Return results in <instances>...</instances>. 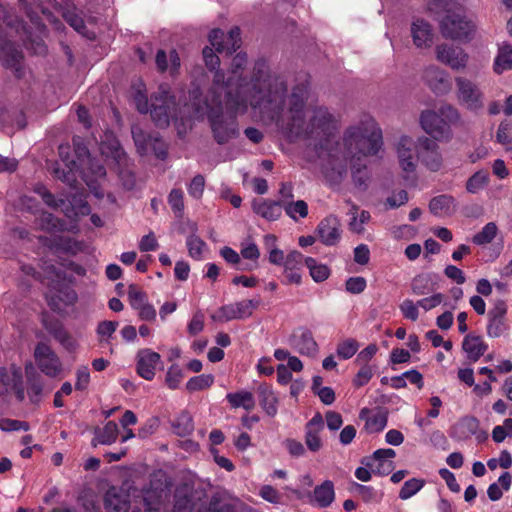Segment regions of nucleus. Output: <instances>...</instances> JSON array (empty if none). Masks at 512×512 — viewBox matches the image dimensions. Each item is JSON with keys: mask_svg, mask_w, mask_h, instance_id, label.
Listing matches in <instances>:
<instances>
[{"mask_svg": "<svg viewBox=\"0 0 512 512\" xmlns=\"http://www.w3.org/2000/svg\"><path fill=\"white\" fill-rule=\"evenodd\" d=\"M44 273L49 286L46 299L52 310L61 312L67 306L75 303L77 294L69 285L71 279L62 270L53 265H47L44 267Z\"/></svg>", "mask_w": 512, "mask_h": 512, "instance_id": "obj_6", "label": "nucleus"}, {"mask_svg": "<svg viewBox=\"0 0 512 512\" xmlns=\"http://www.w3.org/2000/svg\"><path fill=\"white\" fill-rule=\"evenodd\" d=\"M35 193L41 196L44 203L51 208H58L65 204L63 199H56L53 194H51L44 185H37L34 188Z\"/></svg>", "mask_w": 512, "mask_h": 512, "instance_id": "obj_58", "label": "nucleus"}, {"mask_svg": "<svg viewBox=\"0 0 512 512\" xmlns=\"http://www.w3.org/2000/svg\"><path fill=\"white\" fill-rule=\"evenodd\" d=\"M14 393L18 400L25 397L21 370L15 367L0 369V395Z\"/></svg>", "mask_w": 512, "mask_h": 512, "instance_id": "obj_20", "label": "nucleus"}, {"mask_svg": "<svg viewBox=\"0 0 512 512\" xmlns=\"http://www.w3.org/2000/svg\"><path fill=\"white\" fill-rule=\"evenodd\" d=\"M0 55L3 58V60L5 61V63L9 66H15L21 58L20 53L16 49H14L13 47H10V46L1 47Z\"/></svg>", "mask_w": 512, "mask_h": 512, "instance_id": "obj_64", "label": "nucleus"}, {"mask_svg": "<svg viewBox=\"0 0 512 512\" xmlns=\"http://www.w3.org/2000/svg\"><path fill=\"white\" fill-rule=\"evenodd\" d=\"M52 246L57 250L72 255L82 251L83 244L70 237L58 236L54 238Z\"/></svg>", "mask_w": 512, "mask_h": 512, "instance_id": "obj_39", "label": "nucleus"}, {"mask_svg": "<svg viewBox=\"0 0 512 512\" xmlns=\"http://www.w3.org/2000/svg\"><path fill=\"white\" fill-rule=\"evenodd\" d=\"M309 97L307 83L296 85L288 98L286 129L295 136H327L325 146L320 145L318 155L325 161L323 174L332 184H339L347 175L348 161L351 165L354 184L365 188L369 179L366 158L377 155L383 147L382 130L370 115H364L358 124L350 126L344 133L343 143H333L330 138L335 129V118L324 107L313 109L308 122L304 117Z\"/></svg>", "mask_w": 512, "mask_h": 512, "instance_id": "obj_1", "label": "nucleus"}, {"mask_svg": "<svg viewBox=\"0 0 512 512\" xmlns=\"http://www.w3.org/2000/svg\"><path fill=\"white\" fill-rule=\"evenodd\" d=\"M450 6L444 9L447 13L440 21L441 33L445 38L459 40L463 42L470 41L476 32V24L467 18L461 9L451 11ZM441 9H438V12Z\"/></svg>", "mask_w": 512, "mask_h": 512, "instance_id": "obj_8", "label": "nucleus"}, {"mask_svg": "<svg viewBox=\"0 0 512 512\" xmlns=\"http://www.w3.org/2000/svg\"><path fill=\"white\" fill-rule=\"evenodd\" d=\"M172 428L175 434L184 437L194 430L193 420L189 413H180L172 422Z\"/></svg>", "mask_w": 512, "mask_h": 512, "instance_id": "obj_40", "label": "nucleus"}, {"mask_svg": "<svg viewBox=\"0 0 512 512\" xmlns=\"http://www.w3.org/2000/svg\"><path fill=\"white\" fill-rule=\"evenodd\" d=\"M186 246L191 258L197 261L203 259V252L206 248V243L199 236L195 234L189 235L186 239Z\"/></svg>", "mask_w": 512, "mask_h": 512, "instance_id": "obj_46", "label": "nucleus"}, {"mask_svg": "<svg viewBox=\"0 0 512 512\" xmlns=\"http://www.w3.org/2000/svg\"><path fill=\"white\" fill-rule=\"evenodd\" d=\"M209 42L218 53L231 54L241 45L240 29L232 28L225 39L221 29H213L209 34Z\"/></svg>", "mask_w": 512, "mask_h": 512, "instance_id": "obj_18", "label": "nucleus"}, {"mask_svg": "<svg viewBox=\"0 0 512 512\" xmlns=\"http://www.w3.org/2000/svg\"><path fill=\"white\" fill-rule=\"evenodd\" d=\"M420 306L418 305V301L415 303L411 299H405L400 305L399 309L403 315L404 318L416 321L419 317V311L418 308Z\"/></svg>", "mask_w": 512, "mask_h": 512, "instance_id": "obj_59", "label": "nucleus"}, {"mask_svg": "<svg viewBox=\"0 0 512 512\" xmlns=\"http://www.w3.org/2000/svg\"><path fill=\"white\" fill-rule=\"evenodd\" d=\"M334 499L335 492L332 481L326 480L321 485L315 487L313 500L318 507L326 508L332 504Z\"/></svg>", "mask_w": 512, "mask_h": 512, "instance_id": "obj_34", "label": "nucleus"}, {"mask_svg": "<svg viewBox=\"0 0 512 512\" xmlns=\"http://www.w3.org/2000/svg\"><path fill=\"white\" fill-rule=\"evenodd\" d=\"M214 382V377L211 374H201L192 377L186 383V389L190 392L200 391L209 388Z\"/></svg>", "mask_w": 512, "mask_h": 512, "instance_id": "obj_50", "label": "nucleus"}, {"mask_svg": "<svg viewBox=\"0 0 512 512\" xmlns=\"http://www.w3.org/2000/svg\"><path fill=\"white\" fill-rule=\"evenodd\" d=\"M38 225L42 230L53 232L63 230L64 224L57 219L53 214L48 212H43L39 219Z\"/></svg>", "mask_w": 512, "mask_h": 512, "instance_id": "obj_51", "label": "nucleus"}, {"mask_svg": "<svg viewBox=\"0 0 512 512\" xmlns=\"http://www.w3.org/2000/svg\"><path fill=\"white\" fill-rule=\"evenodd\" d=\"M305 265L309 269L310 275L315 282H323L330 275V269L324 264H318L312 257L305 258Z\"/></svg>", "mask_w": 512, "mask_h": 512, "instance_id": "obj_43", "label": "nucleus"}, {"mask_svg": "<svg viewBox=\"0 0 512 512\" xmlns=\"http://www.w3.org/2000/svg\"><path fill=\"white\" fill-rule=\"evenodd\" d=\"M106 512H127L129 508V494L119 488L111 487L104 498Z\"/></svg>", "mask_w": 512, "mask_h": 512, "instance_id": "obj_26", "label": "nucleus"}, {"mask_svg": "<svg viewBox=\"0 0 512 512\" xmlns=\"http://www.w3.org/2000/svg\"><path fill=\"white\" fill-rule=\"evenodd\" d=\"M395 151L400 168L407 174H412L417 167L416 142L408 135H402L395 144Z\"/></svg>", "mask_w": 512, "mask_h": 512, "instance_id": "obj_13", "label": "nucleus"}, {"mask_svg": "<svg viewBox=\"0 0 512 512\" xmlns=\"http://www.w3.org/2000/svg\"><path fill=\"white\" fill-rule=\"evenodd\" d=\"M512 69V46L508 43H502L498 48L497 56L494 60V71L501 74L504 71Z\"/></svg>", "mask_w": 512, "mask_h": 512, "instance_id": "obj_38", "label": "nucleus"}, {"mask_svg": "<svg viewBox=\"0 0 512 512\" xmlns=\"http://www.w3.org/2000/svg\"><path fill=\"white\" fill-rule=\"evenodd\" d=\"M462 349L470 361L476 362L486 353L488 344L481 336L468 334L463 339Z\"/></svg>", "mask_w": 512, "mask_h": 512, "instance_id": "obj_30", "label": "nucleus"}, {"mask_svg": "<svg viewBox=\"0 0 512 512\" xmlns=\"http://www.w3.org/2000/svg\"><path fill=\"white\" fill-rule=\"evenodd\" d=\"M201 91L198 87L189 91L191 104L185 105L190 116L201 119L207 115L215 140L224 144L238 135L236 116L239 113L233 112L225 106V96L210 94L201 101Z\"/></svg>", "mask_w": 512, "mask_h": 512, "instance_id": "obj_3", "label": "nucleus"}, {"mask_svg": "<svg viewBox=\"0 0 512 512\" xmlns=\"http://www.w3.org/2000/svg\"><path fill=\"white\" fill-rule=\"evenodd\" d=\"M324 429V420L320 413H316L305 426V444L312 452L322 448L320 434Z\"/></svg>", "mask_w": 512, "mask_h": 512, "instance_id": "obj_25", "label": "nucleus"}, {"mask_svg": "<svg viewBox=\"0 0 512 512\" xmlns=\"http://www.w3.org/2000/svg\"><path fill=\"white\" fill-rule=\"evenodd\" d=\"M435 52L437 60L453 70H463L468 64L469 55L460 47L441 44Z\"/></svg>", "mask_w": 512, "mask_h": 512, "instance_id": "obj_17", "label": "nucleus"}, {"mask_svg": "<svg viewBox=\"0 0 512 512\" xmlns=\"http://www.w3.org/2000/svg\"><path fill=\"white\" fill-rule=\"evenodd\" d=\"M395 457V450L391 448H381L374 451L371 456L363 458L361 463L369 467L374 474L385 476L390 474L394 469Z\"/></svg>", "mask_w": 512, "mask_h": 512, "instance_id": "obj_14", "label": "nucleus"}, {"mask_svg": "<svg viewBox=\"0 0 512 512\" xmlns=\"http://www.w3.org/2000/svg\"><path fill=\"white\" fill-rule=\"evenodd\" d=\"M444 300L442 293H434L429 297L418 300V305L425 311H430L433 308L439 306Z\"/></svg>", "mask_w": 512, "mask_h": 512, "instance_id": "obj_63", "label": "nucleus"}, {"mask_svg": "<svg viewBox=\"0 0 512 512\" xmlns=\"http://www.w3.org/2000/svg\"><path fill=\"white\" fill-rule=\"evenodd\" d=\"M496 141L501 144L507 152H512V122L502 121L496 132Z\"/></svg>", "mask_w": 512, "mask_h": 512, "instance_id": "obj_44", "label": "nucleus"}, {"mask_svg": "<svg viewBox=\"0 0 512 512\" xmlns=\"http://www.w3.org/2000/svg\"><path fill=\"white\" fill-rule=\"evenodd\" d=\"M439 280V275L433 272L418 274L411 281V291L417 296L426 295L438 287Z\"/></svg>", "mask_w": 512, "mask_h": 512, "instance_id": "obj_29", "label": "nucleus"}, {"mask_svg": "<svg viewBox=\"0 0 512 512\" xmlns=\"http://www.w3.org/2000/svg\"><path fill=\"white\" fill-rule=\"evenodd\" d=\"M226 399L232 408H243L250 411L253 410L256 405L253 393L246 390L228 393Z\"/></svg>", "mask_w": 512, "mask_h": 512, "instance_id": "obj_37", "label": "nucleus"}, {"mask_svg": "<svg viewBox=\"0 0 512 512\" xmlns=\"http://www.w3.org/2000/svg\"><path fill=\"white\" fill-rule=\"evenodd\" d=\"M252 210L255 214L268 221H275L282 215L283 205L281 202L269 199H254L252 201Z\"/></svg>", "mask_w": 512, "mask_h": 512, "instance_id": "obj_27", "label": "nucleus"}, {"mask_svg": "<svg viewBox=\"0 0 512 512\" xmlns=\"http://www.w3.org/2000/svg\"><path fill=\"white\" fill-rule=\"evenodd\" d=\"M456 97L458 102L466 109L477 112L484 107V94L471 80L465 77H456Z\"/></svg>", "mask_w": 512, "mask_h": 512, "instance_id": "obj_10", "label": "nucleus"}, {"mask_svg": "<svg viewBox=\"0 0 512 512\" xmlns=\"http://www.w3.org/2000/svg\"><path fill=\"white\" fill-rule=\"evenodd\" d=\"M317 233L324 245L333 246L337 244L341 237L338 218L333 215L324 218L317 226Z\"/></svg>", "mask_w": 512, "mask_h": 512, "instance_id": "obj_24", "label": "nucleus"}, {"mask_svg": "<svg viewBox=\"0 0 512 512\" xmlns=\"http://www.w3.org/2000/svg\"><path fill=\"white\" fill-rule=\"evenodd\" d=\"M489 181V175L484 170L475 172L466 183V190L469 193L475 194L482 190Z\"/></svg>", "mask_w": 512, "mask_h": 512, "instance_id": "obj_47", "label": "nucleus"}, {"mask_svg": "<svg viewBox=\"0 0 512 512\" xmlns=\"http://www.w3.org/2000/svg\"><path fill=\"white\" fill-rule=\"evenodd\" d=\"M361 368L353 379V385L355 387H362L366 385L375 373V367L369 364H360Z\"/></svg>", "mask_w": 512, "mask_h": 512, "instance_id": "obj_55", "label": "nucleus"}, {"mask_svg": "<svg viewBox=\"0 0 512 512\" xmlns=\"http://www.w3.org/2000/svg\"><path fill=\"white\" fill-rule=\"evenodd\" d=\"M119 323L117 321L105 320L98 324L96 332L100 337V342L109 343V339L113 336L118 328Z\"/></svg>", "mask_w": 512, "mask_h": 512, "instance_id": "obj_54", "label": "nucleus"}, {"mask_svg": "<svg viewBox=\"0 0 512 512\" xmlns=\"http://www.w3.org/2000/svg\"><path fill=\"white\" fill-rule=\"evenodd\" d=\"M133 101L140 113H147L150 111L152 120L155 125L160 128L169 126L172 118H175L176 123L178 121L174 97H172L169 91L164 89L162 86L160 87V92L152 99L153 102L151 104V110L149 109L148 99L145 94V87L142 83L136 88L133 94Z\"/></svg>", "mask_w": 512, "mask_h": 512, "instance_id": "obj_5", "label": "nucleus"}, {"mask_svg": "<svg viewBox=\"0 0 512 512\" xmlns=\"http://www.w3.org/2000/svg\"><path fill=\"white\" fill-rule=\"evenodd\" d=\"M285 213L294 221L308 215V205L304 200L290 201L283 204Z\"/></svg>", "mask_w": 512, "mask_h": 512, "instance_id": "obj_42", "label": "nucleus"}, {"mask_svg": "<svg viewBox=\"0 0 512 512\" xmlns=\"http://www.w3.org/2000/svg\"><path fill=\"white\" fill-rule=\"evenodd\" d=\"M136 359L138 375L145 380H152L155 377L156 367L160 363V355L149 348H144L138 351Z\"/></svg>", "mask_w": 512, "mask_h": 512, "instance_id": "obj_22", "label": "nucleus"}, {"mask_svg": "<svg viewBox=\"0 0 512 512\" xmlns=\"http://www.w3.org/2000/svg\"><path fill=\"white\" fill-rule=\"evenodd\" d=\"M35 362L42 373L55 378L63 370L62 362L50 346L39 343L34 351Z\"/></svg>", "mask_w": 512, "mask_h": 512, "instance_id": "obj_12", "label": "nucleus"}, {"mask_svg": "<svg viewBox=\"0 0 512 512\" xmlns=\"http://www.w3.org/2000/svg\"><path fill=\"white\" fill-rule=\"evenodd\" d=\"M288 343L296 352L309 357H315L319 350L312 332L305 327L294 331L289 336Z\"/></svg>", "mask_w": 512, "mask_h": 512, "instance_id": "obj_19", "label": "nucleus"}, {"mask_svg": "<svg viewBox=\"0 0 512 512\" xmlns=\"http://www.w3.org/2000/svg\"><path fill=\"white\" fill-rule=\"evenodd\" d=\"M348 214L350 216V231L356 234H362L365 231V224L371 219L370 213L366 210L360 211L359 208L353 204Z\"/></svg>", "mask_w": 512, "mask_h": 512, "instance_id": "obj_35", "label": "nucleus"}, {"mask_svg": "<svg viewBox=\"0 0 512 512\" xmlns=\"http://www.w3.org/2000/svg\"><path fill=\"white\" fill-rule=\"evenodd\" d=\"M429 209L435 216H449L455 212L456 202L450 195H439L430 201Z\"/></svg>", "mask_w": 512, "mask_h": 512, "instance_id": "obj_32", "label": "nucleus"}, {"mask_svg": "<svg viewBox=\"0 0 512 512\" xmlns=\"http://www.w3.org/2000/svg\"><path fill=\"white\" fill-rule=\"evenodd\" d=\"M498 233V227L494 222L487 223L478 233H476L472 242L478 246H484L491 243Z\"/></svg>", "mask_w": 512, "mask_h": 512, "instance_id": "obj_41", "label": "nucleus"}, {"mask_svg": "<svg viewBox=\"0 0 512 512\" xmlns=\"http://www.w3.org/2000/svg\"><path fill=\"white\" fill-rule=\"evenodd\" d=\"M100 152L106 158H111L117 164L126 160V155L113 133H105V139L100 143Z\"/></svg>", "mask_w": 512, "mask_h": 512, "instance_id": "obj_31", "label": "nucleus"}, {"mask_svg": "<svg viewBox=\"0 0 512 512\" xmlns=\"http://www.w3.org/2000/svg\"><path fill=\"white\" fill-rule=\"evenodd\" d=\"M425 483V480L421 478H411L405 481L399 491V498L401 500L410 499L425 486Z\"/></svg>", "mask_w": 512, "mask_h": 512, "instance_id": "obj_45", "label": "nucleus"}, {"mask_svg": "<svg viewBox=\"0 0 512 512\" xmlns=\"http://www.w3.org/2000/svg\"><path fill=\"white\" fill-rule=\"evenodd\" d=\"M506 315V303L502 300L497 301L487 314L486 333L488 337L499 338L509 330Z\"/></svg>", "mask_w": 512, "mask_h": 512, "instance_id": "obj_15", "label": "nucleus"}, {"mask_svg": "<svg viewBox=\"0 0 512 512\" xmlns=\"http://www.w3.org/2000/svg\"><path fill=\"white\" fill-rule=\"evenodd\" d=\"M418 161L429 171L438 172L444 167L440 146L435 140L422 136L416 141Z\"/></svg>", "mask_w": 512, "mask_h": 512, "instance_id": "obj_9", "label": "nucleus"}, {"mask_svg": "<svg viewBox=\"0 0 512 512\" xmlns=\"http://www.w3.org/2000/svg\"><path fill=\"white\" fill-rule=\"evenodd\" d=\"M74 150L77 155V159H73L70 157L68 150L69 146L60 145L59 146V154L61 161L64 164V168L60 167V164L57 163L56 167L53 170V173L56 178L61 181L67 183L70 186H74L76 182V174L80 166L84 164L89 165V169L96 179L104 178L106 175V170L103 165L95 163L90 158V153L87 147L83 144L79 137L73 139Z\"/></svg>", "mask_w": 512, "mask_h": 512, "instance_id": "obj_4", "label": "nucleus"}, {"mask_svg": "<svg viewBox=\"0 0 512 512\" xmlns=\"http://www.w3.org/2000/svg\"><path fill=\"white\" fill-rule=\"evenodd\" d=\"M304 264H305V258L300 252H298V251L290 252L286 256L284 264H283L284 279H283L282 283L286 284V285L301 284V280H302L301 271L303 269Z\"/></svg>", "mask_w": 512, "mask_h": 512, "instance_id": "obj_21", "label": "nucleus"}, {"mask_svg": "<svg viewBox=\"0 0 512 512\" xmlns=\"http://www.w3.org/2000/svg\"><path fill=\"white\" fill-rule=\"evenodd\" d=\"M183 379L182 369L174 364L171 365L166 373L165 382L170 389H177Z\"/></svg>", "mask_w": 512, "mask_h": 512, "instance_id": "obj_57", "label": "nucleus"}, {"mask_svg": "<svg viewBox=\"0 0 512 512\" xmlns=\"http://www.w3.org/2000/svg\"><path fill=\"white\" fill-rule=\"evenodd\" d=\"M460 120L458 110L449 104L442 105L438 112L425 110L420 115L422 129L437 140L451 138L450 127L459 123Z\"/></svg>", "mask_w": 512, "mask_h": 512, "instance_id": "obj_7", "label": "nucleus"}, {"mask_svg": "<svg viewBox=\"0 0 512 512\" xmlns=\"http://www.w3.org/2000/svg\"><path fill=\"white\" fill-rule=\"evenodd\" d=\"M220 255L230 264H238L239 270H252L256 265H241L240 254L231 247L225 246L220 250Z\"/></svg>", "mask_w": 512, "mask_h": 512, "instance_id": "obj_56", "label": "nucleus"}, {"mask_svg": "<svg viewBox=\"0 0 512 512\" xmlns=\"http://www.w3.org/2000/svg\"><path fill=\"white\" fill-rule=\"evenodd\" d=\"M425 83L436 94H446L450 90L447 73L435 65H430L423 72Z\"/></svg>", "mask_w": 512, "mask_h": 512, "instance_id": "obj_23", "label": "nucleus"}, {"mask_svg": "<svg viewBox=\"0 0 512 512\" xmlns=\"http://www.w3.org/2000/svg\"><path fill=\"white\" fill-rule=\"evenodd\" d=\"M118 434V425L114 421H108L103 428L95 430L92 445H111L116 442Z\"/></svg>", "mask_w": 512, "mask_h": 512, "instance_id": "obj_33", "label": "nucleus"}, {"mask_svg": "<svg viewBox=\"0 0 512 512\" xmlns=\"http://www.w3.org/2000/svg\"><path fill=\"white\" fill-rule=\"evenodd\" d=\"M131 132L140 155H145L149 149H152L157 158L165 159L167 152L160 138L146 134L144 130L137 125L132 127Z\"/></svg>", "mask_w": 512, "mask_h": 512, "instance_id": "obj_16", "label": "nucleus"}, {"mask_svg": "<svg viewBox=\"0 0 512 512\" xmlns=\"http://www.w3.org/2000/svg\"><path fill=\"white\" fill-rule=\"evenodd\" d=\"M367 286L366 279L361 276L350 277L346 280L345 287L346 291L351 294L362 293Z\"/></svg>", "mask_w": 512, "mask_h": 512, "instance_id": "obj_61", "label": "nucleus"}, {"mask_svg": "<svg viewBox=\"0 0 512 512\" xmlns=\"http://www.w3.org/2000/svg\"><path fill=\"white\" fill-rule=\"evenodd\" d=\"M246 63V54L235 55L227 80L221 71H216L209 93L225 96V106L233 112L246 113L251 107L271 118L279 117L285 104L286 80L272 73L266 61L258 60L250 81H246L242 77Z\"/></svg>", "mask_w": 512, "mask_h": 512, "instance_id": "obj_2", "label": "nucleus"}, {"mask_svg": "<svg viewBox=\"0 0 512 512\" xmlns=\"http://www.w3.org/2000/svg\"><path fill=\"white\" fill-rule=\"evenodd\" d=\"M388 418L383 412H377L366 418L365 429L368 433H378L387 426Z\"/></svg>", "mask_w": 512, "mask_h": 512, "instance_id": "obj_48", "label": "nucleus"}, {"mask_svg": "<svg viewBox=\"0 0 512 512\" xmlns=\"http://www.w3.org/2000/svg\"><path fill=\"white\" fill-rule=\"evenodd\" d=\"M205 187V179L202 175L198 174L193 177L188 185V193L195 199H200L203 195Z\"/></svg>", "mask_w": 512, "mask_h": 512, "instance_id": "obj_60", "label": "nucleus"}, {"mask_svg": "<svg viewBox=\"0 0 512 512\" xmlns=\"http://www.w3.org/2000/svg\"><path fill=\"white\" fill-rule=\"evenodd\" d=\"M161 493L147 491L144 495V502L146 507V512H160V503L159 499L161 498Z\"/></svg>", "mask_w": 512, "mask_h": 512, "instance_id": "obj_62", "label": "nucleus"}, {"mask_svg": "<svg viewBox=\"0 0 512 512\" xmlns=\"http://www.w3.org/2000/svg\"><path fill=\"white\" fill-rule=\"evenodd\" d=\"M168 203L177 217H182L184 211V194L181 189H172L168 195Z\"/></svg>", "mask_w": 512, "mask_h": 512, "instance_id": "obj_53", "label": "nucleus"}, {"mask_svg": "<svg viewBox=\"0 0 512 512\" xmlns=\"http://www.w3.org/2000/svg\"><path fill=\"white\" fill-rule=\"evenodd\" d=\"M277 238L274 235H266L265 243L268 247H271L269 250V262L275 265H283L285 258L282 250L274 247L276 244Z\"/></svg>", "mask_w": 512, "mask_h": 512, "instance_id": "obj_52", "label": "nucleus"}, {"mask_svg": "<svg viewBox=\"0 0 512 512\" xmlns=\"http://www.w3.org/2000/svg\"><path fill=\"white\" fill-rule=\"evenodd\" d=\"M411 37L417 48L430 47L433 39L431 25L422 19L414 20L411 24Z\"/></svg>", "mask_w": 512, "mask_h": 512, "instance_id": "obj_28", "label": "nucleus"}, {"mask_svg": "<svg viewBox=\"0 0 512 512\" xmlns=\"http://www.w3.org/2000/svg\"><path fill=\"white\" fill-rule=\"evenodd\" d=\"M259 401L263 410L267 415L274 417L277 414L278 399L273 390L267 385H260L258 387Z\"/></svg>", "mask_w": 512, "mask_h": 512, "instance_id": "obj_36", "label": "nucleus"}, {"mask_svg": "<svg viewBox=\"0 0 512 512\" xmlns=\"http://www.w3.org/2000/svg\"><path fill=\"white\" fill-rule=\"evenodd\" d=\"M359 349V343L353 338H347L337 345L336 354L340 359L352 358Z\"/></svg>", "mask_w": 512, "mask_h": 512, "instance_id": "obj_49", "label": "nucleus"}, {"mask_svg": "<svg viewBox=\"0 0 512 512\" xmlns=\"http://www.w3.org/2000/svg\"><path fill=\"white\" fill-rule=\"evenodd\" d=\"M259 304V300L247 299L223 305L216 310L211 318L213 321L221 323L246 319L253 314Z\"/></svg>", "mask_w": 512, "mask_h": 512, "instance_id": "obj_11", "label": "nucleus"}]
</instances>
